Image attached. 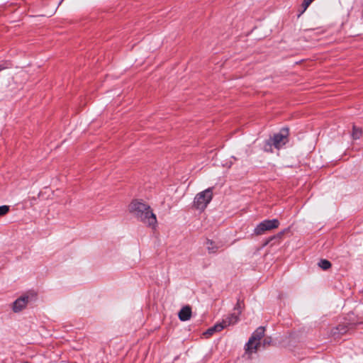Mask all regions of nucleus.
<instances>
[{
    "label": "nucleus",
    "mask_w": 363,
    "mask_h": 363,
    "mask_svg": "<svg viewBox=\"0 0 363 363\" xmlns=\"http://www.w3.org/2000/svg\"><path fill=\"white\" fill-rule=\"evenodd\" d=\"M128 211L136 219L155 229L157 221L151 207L141 200H133L128 206Z\"/></svg>",
    "instance_id": "1"
},
{
    "label": "nucleus",
    "mask_w": 363,
    "mask_h": 363,
    "mask_svg": "<svg viewBox=\"0 0 363 363\" xmlns=\"http://www.w3.org/2000/svg\"><path fill=\"white\" fill-rule=\"evenodd\" d=\"M265 332L264 327H259L252 333L248 342L245 345V352L247 354H251L256 352L258 347L261 345V339L264 337Z\"/></svg>",
    "instance_id": "2"
},
{
    "label": "nucleus",
    "mask_w": 363,
    "mask_h": 363,
    "mask_svg": "<svg viewBox=\"0 0 363 363\" xmlns=\"http://www.w3.org/2000/svg\"><path fill=\"white\" fill-rule=\"evenodd\" d=\"M213 199V189L208 188L197 194L194 200V206L199 210L203 211Z\"/></svg>",
    "instance_id": "3"
},
{
    "label": "nucleus",
    "mask_w": 363,
    "mask_h": 363,
    "mask_svg": "<svg viewBox=\"0 0 363 363\" xmlns=\"http://www.w3.org/2000/svg\"><path fill=\"white\" fill-rule=\"evenodd\" d=\"M289 128H284L281 129L279 133H276L272 138L267 142V145L269 146L274 145L277 149H280L288 142L289 137Z\"/></svg>",
    "instance_id": "4"
},
{
    "label": "nucleus",
    "mask_w": 363,
    "mask_h": 363,
    "mask_svg": "<svg viewBox=\"0 0 363 363\" xmlns=\"http://www.w3.org/2000/svg\"><path fill=\"white\" fill-rule=\"evenodd\" d=\"M36 299V294L30 292L17 298L13 303L12 309L13 312L18 313L24 309L29 302Z\"/></svg>",
    "instance_id": "5"
},
{
    "label": "nucleus",
    "mask_w": 363,
    "mask_h": 363,
    "mask_svg": "<svg viewBox=\"0 0 363 363\" xmlns=\"http://www.w3.org/2000/svg\"><path fill=\"white\" fill-rule=\"evenodd\" d=\"M279 225V222L277 219L265 220L257 225L254 232L255 235H260L267 230L277 228Z\"/></svg>",
    "instance_id": "6"
},
{
    "label": "nucleus",
    "mask_w": 363,
    "mask_h": 363,
    "mask_svg": "<svg viewBox=\"0 0 363 363\" xmlns=\"http://www.w3.org/2000/svg\"><path fill=\"white\" fill-rule=\"evenodd\" d=\"M205 245L209 254H215L223 247V243L222 242H215L212 240L207 239Z\"/></svg>",
    "instance_id": "7"
},
{
    "label": "nucleus",
    "mask_w": 363,
    "mask_h": 363,
    "mask_svg": "<svg viewBox=\"0 0 363 363\" xmlns=\"http://www.w3.org/2000/svg\"><path fill=\"white\" fill-rule=\"evenodd\" d=\"M239 320V315L236 313H233L229 315L226 318L223 319L220 323L223 326V329L229 325H234Z\"/></svg>",
    "instance_id": "8"
},
{
    "label": "nucleus",
    "mask_w": 363,
    "mask_h": 363,
    "mask_svg": "<svg viewBox=\"0 0 363 363\" xmlns=\"http://www.w3.org/2000/svg\"><path fill=\"white\" fill-rule=\"evenodd\" d=\"M179 318L182 321H186L191 318V308L189 306L183 307L179 312Z\"/></svg>",
    "instance_id": "9"
},
{
    "label": "nucleus",
    "mask_w": 363,
    "mask_h": 363,
    "mask_svg": "<svg viewBox=\"0 0 363 363\" xmlns=\"http://www.w3.org/2000/svg\"><path fill=\"white\" fill-rule=\"evenodd\" d=\"M223 329V326L220 325V323H218L214 326L208 328L206 332L204 333L206 335H212L215 332L221 331Z\"/></svg>",
    "instance_id": "10"
},
{
    "label": "nucleus",
    "mask_w": 363,
    "mask_h": 363,
    "mask_svg": "<svg viewBox=\"0 0 363 363\" xmlns=\"http://www.w3.org/2000/svg\"><path fill=\"white\" fill-rule=\"evenodd\" d=\"M362 135V131L360 128L353 125L352 137L354 140L359 139Z\"/></svg>",
    "instance_id": "11"
},
{
    "label": "nucleus",
    "mask_w": 363,
    "mask_h": 363,
    "mask_svg": "<svg viewBox=\"0 0 363 363\" xmlns=\"http://www.w3.org/2000/svg\"><path fill=\"white\" fill-rule=\"evenodd\" d=\"M318 265L323 270H327L331 267V263L327 259H320Z\"/></svg>",
    "instance_id": "12"
},
{
    "label": "nucleus",
    "mask_w": 363,
    "mask_h": 363,
    "mask_svg": "<svg viewBox=\"0 0 363 363\" xmlns=\"http://www.w3.org/2000/svg\"><path fill=\"white\" fill-rule=\"evenodd\" d=\"M242 305H243L242 302L238 301L234 308V310L237 311L236 313L239 315H240V313L242 312Z\"/></svg>",
    "instance_id": "13"
},
{
    "label": "nucleus",
    "mask_w": 363,
    "mask_h": 363,
    "mask_svg": "<svg viewBox=\"0 0 363 363\" xmlns=\"http://www.w3.org/2000/svg\"><path fill=\"white\" fill-rule=\"evenodd\" d=\"M9 211V206H0V216H3L6 215Z\"/></svg>",
    "instance_id": "14"
},
{
    "label": "nucleus",
    "mask_w": 363,
    "mask_h": 363,
    "mask_svg": "<svg viewBox=\"0 0 363 363\" xmlns=\"http://www.w3.org/2000/svg\"><path fill=\"white\" fill-rule=\"evenodd\" d=\"M313 1L314 0H303V2L302 4V7L303 8V11H305Z\"/></svg>",
    "instance_id": "15"
},
{
    "label": "nucleus",
    "mask_w": 363,
    "mask_h": 363,
    "mask_svg": "<svg viewBox=\"0 0 363 363\" xmlns=\"http://www.w3.org/2000/svg\"><path fill=\"white\" fill-rule=\"evenodd\" d=\"M272 343V337H267L264 339L263 342H262V345L264 347H267V346H269Z\"/></svg>",
    "instance_id": "16"
},
{
    "label": "nucleus",
    "mask_w": 363,
    "mask_h": 363,
    "mask_svg": "<svg viewBox=\"0 0 363 363\" xmlns=\"http://www.w3.org/2000/svg\"><path fill=\"white\" fill-rule=\"evenodd\" d=\"M336 330H338V333H341V334H343L344 333H345V329L344 327H342V326H339L336 328Z\"/></svg>",
    "instance_id": "17"
},
{
    "label": "nucleus",
    "mask_w": 363,
    "mask_h": 363,
    "mask_svg": "<svg viewBox=\"0 0 363 363\" xmlns=\"http://www.w3.org/2000/svg\"><path fill=\"white\" fill-rule=\"evenodd\" d=\"M4 69V67L3 66L0 65V71L3 70Z\"/></svg>",
    "instance_id": "18"
}]
</instances>
